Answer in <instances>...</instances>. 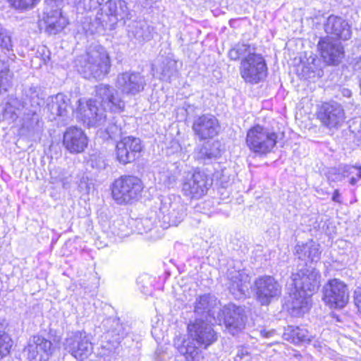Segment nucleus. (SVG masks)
<instances>
[{"instance_id":"nucleus-14","label":"nucleus","mask_w":361,"mask_h":361,"mask_svg":"<svg viewBox=\"0 0 361 361\" xmlns=\"http://www.w3.org/2000/svg\"><path fill=\"white\" fill-rule=\"evenodd\" d=\"M188 336L204 349L217 340L216 333L212 325L202 319H195L188 324Z\"/></svg>"},{"instance_id":"nucleus-9","label":"nucleus","mask_w":361,"mask_h":361,"mask_svg":"<svg viewBox=\"0 0 361 361\" xmlns=\"http://www.w3.org/2000/svg\"><path fill=\"white\" fill-rule=\"evenodd\" d=\"M224 323L226 329L232 334L235 335L241 331L245 326V316L242 307L234 304H228L223 310L218 312L216 322Z\"/></svg>"},{"instance_id":"nucleus-13","label":"nucleus","mask_w":361,"mask_h":361,"mask_svg":"<svg viewBox=\"0 0 361 361\" xmlns=\"http://www.w3.org/2000/svg\"><path fill=\"white\" fill-rule=\"evenodd\" d=\"M295 288L308 295H313L320 286L321 275L313 267H306L293 274Z\"/></svg>"},{"instance_id":"nucleus-50","label":"nucleus","mask_w":361,"mask_h":361,"mask_svg":"<svg viewBox=\"0 0 361 361\" xmlns=\"http://www.w3.org/2000/svg\"><path fill=\"white\" fill-rule=\"evenodd\" d=\"M176 180V178L173 176H169L168 181L166 183V185H170L173 184Z\"/></svg>"},{"instance_id":"nucleus-2","label":"nucleus","mask_w":361,"mask_h":361,"mask_svg":"<svg viewBox=\"0 0 361 361\" xmlns=\"http://www.w3.org/2000/svg\"><path fill=\"white\" fill-rule=\"evenodd\" d=\"M78 71L87 79L101 80L111 68L110 57L106 50L100 46L91 47L78 60Z\"/></svg>"},{"instance_id":"nucleus-37","label":"nucleus","mask_w":361,"mask_h":361,"mask_svg":"<svg viewBox=\"0 0 361 361\" xmlns=\"http://www.w3.org/2000/svg\"><path fill=\"white\" fill-rule=\"evenodd\" d=\"M154 27L146 22H138L136 23L133 33L137 39L147 41L152 37Z\"/></svg>"},{"instance_id":"nucleus-32","label":"nucleus","mask_w":361,"mask_h":361,"mask_svg":"<svg viewBox=\"0 0 361 361\" xmlns=\"http://www.w3.org/2000/svg\"><path fill=\"white\" fill-rule=\"evenodd\" d=\"M186 215V207L178 198L170 203L169 209L165 217H167L169 223L172 226H178Z\"/></svg>"},{"instance_id":"nucleus-10","label":"nucleus","mask_w":361,"mask_h":361,"mask_svg":"<svg viewBox=\"0 0 361 361\" xmlns=\"http://www.w3.org/2000/svg\"><path fill=\"white\" fill-rule=\"evenodd\" d=\"M115 86L123 95L135 96L144 90L146 79L138 72L126 71L118 74Z\"/></svg>"},{"instance_id":"nucleus-20","label":"nucleus","mask_w":361,"mask_h":361,"mask_svg":"<svg viewBox=\"0 0 361 361\" xmlns=\"http://www.w3.org/2000/svg\"><path fill=\"white\" fill-rule=\"evenodd\" d=\"M312 295L294 288L287 302L290 313L293 316L300 317L307 312L311 305Z\"/></svg>"},{"instance_id":"nucleus-53","label":"nucleus","mask_w":361,"mask_h":361,"mask_svg":"<svg viewBox=\"0 0 361 361\" xmlns=\"http://www.w3.org/2000/svg\"><path fill=\"white\" fill-rule=\"evenodd\" d=\"M51 174L52 175V173L51 172ZM55 178H54L52 176H51V179L54 180Z\"/></svg>"},{"instance_id":"nucleus-3","label":"nucleus","mask_w":361,"mask_h":361,"mask_svg":"<svg viewBox=\"0 0 361 361\" xmlns=\"http://www.w3.org/2000/svg\"><path fill=\"white\" fill-rule=\"evenodd\" d=\"M277 134L260 125L251 128L247 133L246 144L250 151L259 156L271 152L276 145Z\"/></svg>"},{"instance_id":"nucleus-18","label":"nucleus","mask_w":361,"mask_h":361,"mask_svg":"<svg viewBox=\"0 0 361 361\" xmlns=\"http://www.w3.org/2000/svg\"><path fill=\"white\" fill-rule=\"evenodd\" d=\"M52 343L50 341L39 336H34L30 343L23 350V354L30 360L39 355L40 360H47L52 353Z\"/></svg>"},{"instance_id":"nucleus-1","label":"nucleus","mask_w":361,"mask_h":361,"mask_svg":"<svg viewBox=\"0 0 361 361\" xmlns=\"http://www.w3.org/2000/svg\"><path fill=\"white\" fill-rule=\"evenodd\" d=\"M78 104V117L89 127L104 124L106 109L118 112L125 108V102L119 97L118 92L110 85L104 84L97 86L95 99H89L83 103L80 99Z\"/></svg>"},{"instance_id":"nucleus-44","label":"nucleus","mask_w":361,"mask_h":361,"mask_svg":"<svg viewBox=\"0 0 361 361\" xmlns=\"http://www.w3.org/2000/svg\"><path fill=\"white\" fill-rule=\"evenodd\" d=\"M104 1V0H90L88 3H86L87 11L97 8L98 6L101 5Z\"/></svg>"},{"instance_id":"nucleus-48","label":"nucleus","mask_w":361,"mask_h":361,"mask_svg":"<svg viewBox=\"0 0 361 361\" xmlns=\"http://www.w3.org/2000/svg\"><path fill=\"white\" fill-rule=\"evenodd\" d=\"M248 354V352L246 349L241 348L238 350L237 356L240 358H243L245 355H247Z\"/></svg>"},{"instance_id":"nucleus-6","label":"nucleus","mask_w":361,"mask_h":361,"mask_svg":"<svg viewBox=\"0 0 361 361\" xmlns=\"http://www.w3.org/2000/svg\"><path fill=\"white\" fill-rule=\"evenodd\" d=\"M212 185L207 175L200 171L186 173L182 183V192L190 198L199 199L203 197Z\"/></svg>"},{"instance_id":"nucleus-46","label":"nucleus","mask_w":361,"mask_h":361,"mask_svg":"<svg viewBox=\"0 0 361 361\" xmlns=\"http://www.w3.org/2000/svg\"><path fill=\"white\" fill-rule=\"evenodd\" d=\"M348 178H350V183L352 185H355L357 183V180L360 179V178L357 177L356 173L350 175Z\"/></svg>"},{"instance_id":"nucleus-11","label":"nucleus","mask_w":361,"mask_h":361,"mask_svg":"<svg viewBox=\"0 0 361 361\" xmlns=\"http://www.w3.org/2000/svg\"><path fill=\"white\" fill-rule=\"evenodd\" d=\"M347 286L337 279H331L324 286V301L331 308H342L348 303Z\"/></svg>"},{"instance_id":"nucleus-8","label":"nucleus","mask_w":361,"mask_h":361,"mask_svg":"<svg viewBox=\"0 0 361 361\" xmlns=\"http://www.w3.org/2000/svg\"><path fill=\"white\" fill-rule=\"evenodd\" d=\"M65 349L77 360H83L93 350L91 338L83 331H77L69 336L64 343Z\"/></svg>"},{"instance_id":"nucleus-12","label":"nucleus","mask_w":361,"mask_h":361,"mask_svg":"<svg viewBox=\"0 0 361 361\" xmlns=\"http://www.w3.org/2000/svg\"><path fill=\"white\" fill-rule=\"evenodd\" d=\"M317 118L324 126L337 128L345 120L344 109L338 102H324L318 106Z\"/></svg>"},{"instance_id":"nucleus-27","label":"nucleus","mask_w":361,"mask_h":361,"mask_svg":"<svg viewBox=\"0 0 361 361\" xmlns=\"http://www.w3.org/2000/svg\"><path fill=\"white\" fill-rule=\"evenodd\" d=\"M159 79L164 81L170 82L173 78L178 75L177 61L171 58H164L159 61L154 68Z\"/></svg>"},{"instance_id":"nucleus-7","label":"nucleus","mask_w":361,"mask_h":361,"mask_svg":"<svg viewBox=\"0 0 361 361\" xmlns=\"http://www.w3.org/2000/svg\"><path fill=\"white\" fill-rule=\"evenodd\" d=\"M256 300L262 305H269L281 294V286L270 276L257 278L252 287Z\"/></svg>"},{"instance_id":"nucleus-40","label":"nucleus","mask_w":361,"mask_h":361,"mask_svg":"<svg viewBox=\"0 0 361 361\" xmlns=\"http://www.w3.org/2000/svg\"><path fill=\"white\" fill-rule=\"evenodd\" d=\"M40 0H8L12 7L16 9H28L34 7Z\"/></svg>"},{"instance_id":"nucleus-39","label":"nucleus","mask_w":361,"mask_h":361,"mask_svg":"<svg viewBox=\"0 0 361 361\" xmlns=\"http://www.w3.org/2000/svg\"><path fill=\"white\" fill-rule=\"evenodd\" d=\"M9 69L7 64L0 59V88L6 89L9 82Z\"/></svg>"},{"instance_id":"nucleus-35","label":"nucleus","mask_w":361,"mask_h":361,"mask_svg":"<svg viewBox=\"0 0 361 361\" xmlns=\"http://www.w3.org/2000/svg\"><path fill=\"white\" fill-rule=\"evenodd\" d=\"M255 48L247 44H238L228 51V57L231 60H244L250 56L256 54Z\"/></svg>"},{"instance_id":"nucleus-24","label":"nucleus","mask_w":361,"mask_h":361,"mask_svg":"<svg viewBox=\"0 0 361 361\" xmlns=\"http://www.w3.org/2000/svg\"><path fill=\"white\" fill-rule=\"evenodd\" d=\"M295 254L299 259L305 263L317 262L320 259V246L312 240L305 243H298L295 247Z\"/></svg>"},{"instance_id":"nucleus-54","label":"nucleus","mask_w":361,"mask_h":361,"mask_svg":"<svg viewBox=\"0 0 361 361\" xmlns=\"http://www.w3.org/2000/svg\"><path fill=\"white\" fill-rule=\"evenodd\" d=\"M345 91L348 92V94L350 93L349 90H346Z\"/></svg>"},{"instance_id":"nucleus-23","label":"nucleus","mask_w":361,"mask_h":361,"mask_svg":"<svg viewBox=\"0 0 361 361\" xmlns=\"http://www.w3.org/2000/svg\"><path fill=\"white\" fill-rule=\"evenodd\" d=\"M324 30L327 34L343 40L349 39L351 35L348 23L342 18L334 15L328 18Z\"/></svg>"},{"instance_id":"nucleus-28","label":"nucleus","mask_w":361,"mask_h":361,"mask_svg":"<svg viewBox=\"0 0 361 361\" xmlns=\"http://www.w3.org/2000/svg\"><path fill=\"white\" fill-rule=\"evenodd\" d=\"M69 104V98L59 93L49 97L47 108L54 116H65L67 115Z\"/></svg>"},{"instance_id":"nucleus-25","label":"nucleus","mask_w":361,"mask_h":361,"mask_svg":"<svg viewBox=\"0 0 361 361\" xmlns=\"http://www.w3.org/2000/svg\"><path fill=\"white\" fill-rule=\"evenodd\" d=\"M44 14V23L46 31L50 35H56L61 32L68 24L67 19L62 16L61 12L58 9L51 11L46 7Z\"/></svg>"},{"instance_id":"nucleus-34","label":"nucleus","mask_w":361,"mask_h":361,"mask_svg":"<svg viewBox=\"0 0 361 361\" xmlns=\"http://www.w3.org/2000/svg\"><path fill=\"white\" fill-rule=\"evenodd\" d=\"M25 96L26 98L22 104V107L29 109V112L35 115L37 109L43 102L42 99L38 95L37 88L35 87H30L29 90L26 91Z\"/></svg>"},{"instance_id":"nucleus-16","label":"nucleus","mask_w":361,"mask_h":361,"mask_svg":"<svg viewBox=\"0 0 361 361\" xmlns=\"http://www.w3.org/2000/svg\"><path fill=\"white\" fill-rule=\"evenodd\" d=\"M192 130L200 140H206L216 136L219 130L218 120L212 114H204L195 118Z\"/></svg>"},{"instance_id":"nucleus-5","label":"nucleus","mask_w":361,"mask_h":361,"mask_svg":"<svg viewBox=\"0 0 361 361\" xmlns=\"http://www.w3.org/2000/svg\"><path fill=\"white\" fill-rule=\"evenodd\" d=\"M239 71L245 82L257 84L267 76V67L262 56L256 54L241 61Z\"/></svg>"},{"instance_id":"nucleus-15","label":"nucleus","mask_w":361,"mask_h":361,"mask_svg":"<svg viewBox=\"0 0 361 361\" xmlns=\"http://www.w3.org/2000/svg\"><path fill=\"white\" fill-rule=\"evenodd\" d=\"M318 48L324 61L329 65H338L344 57V50L341 42L329 37L320 39Z\"/></svg>"},{"instance_id":"nucleus-29","label":"nucleus","mask_w":361,"mask_h":361,"mask_svg":"<svg viewBox=\"0 0 361 361\" xmlns=\"http://www.w3.org/2000/svg\"><path fill=\"white\" fill-rule=\"evenodd\" d=\"M102 327L107 336L112 338V342H120L126 334V328L118 318L109 317L104 319Z\"/></svg>"},{"instance_id":"nucleus-52","label":"nucleus","mask_w":361,"mask_h":361,"mask_svg":"<svg viewBox=\"0 0 361 361\" xmlns=\"http://www.w3.org/2000/svg\"><path fill=\"white\" fill-rule=\"evenodd\" d=\"M162 176H165V177H166V176H167V175H166V174H165V173H164V174L162 175Z\"/></svg>"},{"instance_id":"nucleus-26","label":"nucleus","mask_w":361,"mask_h":361,"mask_svg":"<svg viewBox=\"0 0 361 361\" xmlns=\"http://www.w3.org/2000/svg\"><path fill=\"white\" fill-rule=\"evenodd\" d=\"M220 143L218 141H209L195 148L194 157L195 159L207 163L220 156Z\"/></svg>"},{"instance_id":"nucleus-17","label":"nucleus","mask_w":361,"mask_h":361,"mask_svg":"<svg viewBox=\"0 0 361 361\" xmlns=\"http://www.w3.org/2000/svg\"><path fill=\"white\" fill-rule=\"evenodd\" d=\"M142 149L139 138L126 137L116 145L117 159L120 163L126 164L135 160V155Z\"/></svg>"},{"instance_id":"nucleus-36","label":"nucleus","mask_w":361,"mask_h":361,"mask_svg":"<svg viewBox=\"0 0 361 361\" xmlns=\"http://www.w3.org/2000/svg\"><path fill=\"white\" fill-rule=\"evenodd\" d=\"M12 347V340L6 333V324L0 322V360L10 353Z\"/></svg>"},{"instance_id":"nucleus-4","label":"nucleus","mask_w":361,"mask_h":361,"mask_svg":"<svg viewBox=\"0 0 361 361\" xmlns=\"http://www.w3.org/2000/svg\"><path fill=\"white\" fill-rule=\"evenodd\" d=\"M143 188L142 182L137 177L121 176L112 185V197L119 204H127L137 200L141 195Z\"/></svg>"},{"instance_id":"nucleus-43","label":"nucleus","mask_w":361,"mask_h":361,"mask_svg":"<svg viewBox=\"0 0 361 361\" xmlns=\"http://www.w3.org/2000/svg\"><path fill=\"white\" fill-rule=\"evenodd\" d=\"M106 132L110 137L115 138L117 135L121 134V129L117 126H113L108 127Z\"/></svg>"},{"instance_id":"nucleus-38","label":"nucleus","mask_w":361,"mask_h":361,"mask_svg":"<svg viewBox=\"0 0 361 361\" xmlns=\"http://www.w3.org/2000/svg\"><path fill=\"white\" fill-rule=\"evenodd\" d=\"M290 334L292 341L295 343L299 342H310L312 341V336L305 329L293 327L291 328Z\"/></svg>"},{"instance_id":"nucleus-42","label":"nucleus","mask_w":361,"mask_h":361,"mask_svg":"<svg viewBox=\"0 0 361 361\" xmlns=\"http://www.w3.org/2000/svg\"><path fill=\"white\" fill-rule=\"evenodd\" d=\"M354 302L358 310L361 312V286H358L354 291Z\"/></svg>"},{"instance_id":"nucleus-21","label":"nucleus","mask_w":361,"mask_h":361,"mask_svg":"<svg viewBox=\"0 0 361 361\" xmlns=\"http://www.w3.org/2000/svg\"><path fill=\"white\" fill-rule=\"evenodd\" d=\"M230 292L235 298L240 299L249 294L251 279L250 276L242 271H234L230 274Z\"/></svg>"},{"instance_id":"nucleus-22","label":"nucleus","mask_w":361,"mask_h":361,"mask_svg":"<svg viewBox=\"0 0 361 361\" xmlns=\"http://www.w3.org/2000/svg\"><path fill=\"white\" fill-rule=\"evenodd\" d=\"M218 303L216 298L211 294L200 295L195 303V313L204 317L207 320L208 317L216 319L215 313L220 311Z\"/></svg>"},{"instance_id":"nucleus-33","label":"nucleus","mask_w":361,"mask_h":361,"mask_svg":"<svg viewBox=\"0 0 361 361\" xmlns=\"http://www.w3.org/2000/svg\"><path fill=\"white\" fill-rule=\"evenodd\" d=\"M107 16L115 18V19L130 18V11L127 3L123 0H109L106 3Z\"/></svg>"},{"instance_id":"nucleus-47","label":"nucleus","mask_w":361,"mask_h":361,"mask_svg":"<svg viewBox=\"0 0 361 361\" xmlns=\"http://www.w3.org/2000/svg\"><path fill=\"white\" fill-rule=\"evenodd\" d=\"M90 0H75V1L78 4V6H80L84 10L86 9V3H88Z\"/></svg>"},{"instance_id":"nucleus-31","label":"nucleus","mask_w":361,"mask_h":361,"mask_svg":"<svg viewBox=\"0 0 361 361\" xmlns=\"http://www.w3.org/2000/svg\"><path fill=\"white\" fill-rule=\"evenodd\" d=\"M354 173L361 178V167L341 166L338 168L330 169L327 173V178L329 182H339Z\"/></svg>"},{"instance_id":"nucleus-19","label":"nucleus","mask_w":361,"mask_h":361,"mask_svg":"<svg viewBox=\"0 0 361 361\" xmlns=\"http://www.w3.org/2000/svg\"><path fill=\"white\" fill-rule=\"evenodd\" d=\"M63 143L71 153H80L87 146V137L79 128L69 127L63 134Z\"/></svg>"},{"instance_id":"nucleus-41","label":"nucleus","mask_w":361,"mask_h":361,"mask_svg":"<svg viewBox=\"0 0 361 361\" xmlns=\"http://www.w3.org/2000/svg\"><path fill=\"white\" fill-rule=\"evenodd\" d=\"M91 164L94 168H97L98 169H104L106 166V163L104 159L100 157H92L91 158Z\"/></svg>"},{"instance_id":"nucleus-49","label":"nucleus","mask_w":361,"mask_h":361,"mask_svg":"<svg viewBox=\"0 0 361 361\" xmlns=\"http://www.w3.org/2000/svg\"><path fill=\"white\" fill-rule=\"evenodd\" d=\"M261 334L266 338H270L275 334V331L272 330L270 331H261Z\"/></svg>"},{"instance_id":"nucleus-45","label":"nucleus","mask_w":361,"mask_h":361,"mask_svg":"<svg viewBox=\"0 0 361 361\" xmlns=\"http://www.w3.org/2000/svg\"><path fill=\"white\" fill-rule=\"evenodd\" d=\"M340 192L338 190H335L332 196V200L335 202L341 203V199H340Z\"/></svg>"},{"instance_id":"nucleus-30","label":"nucleus","mask_w":361,"mask_h":361,"mask_svg":"<svg viewBox=\"0 0 361 361\" xmlns=\"http://www.w3.org/2000/svg\"><path fill=\"white\" fill-rule=\"evenodd\" d=\"M202 346L197 345L196 341L189 336L188 339L183 341V344L178 348L188 361H200L203 358Z\"/></svg>"},{"instance_id":"nucleus-51","label":"nucleus","mask_w":361,"mask_h":361,"mask_svg":"<svg viewBox=\"0 0 361 361\" xmlns=\"http://www.w3.org/2000/svg\"><path fill=\"white\" fill-rule=\"evenodd\" d=\"M60 180L62 182L64 188H67L69 186V183L66 180L61 178Z\"/></svg>"}]
</instances>
